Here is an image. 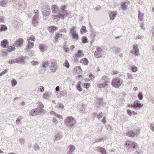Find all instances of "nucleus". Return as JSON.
I'll return each instance as SVG.
<instances>
[{
    "instance_id": "nucleus-1",
    "label": "nucleus",
    "mask_w": 154,
    "mask_h": 154,
    "mask_svg": "<svg viewBox=\"0 0 154 154\" xmlns=\"http://www.w3.org/2000/svg\"><path fill=\"white\" fill-rule=\"evenodd\" d=\"M66 9V6L65 5L62 6L60 8V12L57 14V15L54 14L52 16L53 19L56 21H58L60 18L63 19L69 15Z\"/></svg>"
},
{
    "instance_id": "nucleus-2",
    "label": "nucleus",
    "mask_w": 154,
    "mask_h": 154,
    "mask_svg": "<svg viewBox=\"0 0 154 154\" xmlns=\"http://www.w3.org/2000/svg\"><path fill=\"white\" fill-rule=\"evenodd\" d=\"M100 82V83H98L97 84V87L99 88H105L108 86V82L106 76H102Z\"/></svg>"
},
{
    "instance_id": "nucleus-3",
    "label": "nucleus",
    "mask_w": 154,
    "mask_h": 154,
    "mask_svg": "<svg viewBox=\"0 0 154 154\" xmlns=\"http://www.w3.org/2000/svg\"><path fill=\"white\" fill-rule=\"evenodd\" d=\"M75 123V119L72 116L67 117L65 121V125L68 127L73 126Z\"/></svg>"
},
{
    "instance_id": "nucleus-4",
    "label": "nucleus",
    "mask_w": 154,
    "mask_h": 154,
    "mask_svg": "<svg viewBox=\"0 0 154 154\" xmlns=\"http://www.w3.org/2000/svg\"><path fill=\"white\" fill-rule=\"evenodd\" d=\"M45 113V110L43 109H41L37 107L36 109H34L31 110L29 114L30 116H33L36 115L43 114Z\"/></svg>"
},
{
    "instance_id": "nucleus-5",
    "label": "nucleus",
    "mask_w": 154,
    "mask_h": 154,
    "mask_svg": "<svg viewBox=\"0 0 154 154\" xmlns=\"http://www.w3.org/2000/svg\"><path fill=\"white\" fill-rule=\"evenodd\" d=\"M122 82V80L119 78H116L113 79L112 82V85L116 88H117L120 86Z\"/></svg>"
},
{
    "instance_id": "nucleus-6",
    "label": "nucleus",
    "mask_w": 154,
    "mask_h": 154,
    "mask_svg": "<svg viewBox=\"0 0 154 154\" xmlns=\"http://www.w3.org/2000/svg\"><path fill=\"white\" fill-rule=\"evenodd\" d=\"M50 63V69L52 72H55L57 69V63L56 60L53 59L51 60L49 62Z\"/></svg>"
},
{
    "instance_id": "nucleus-7",
    "label": "nucleus",
    "mask_w": 154,
    "mask_h": 154,
    "mask_svg": "<svg viewBox=\"0 0 154 154\" xmlns=\"http://www.w3.org/2000/svg\"><path fill=\"white\" fill-rule=\"evenodd\" d=\"M75 27L73 26L70 29V34L72 37V38L78 40L79 38V35L76 32L75 30Z\"/></svg>"
},
{
    "instance_id": "nucleus-8",
    "label": "nucleus",
    "mask_w": 154,
    "mask_h": 154,
    "mask_svg": "<svg viewBox=\"0 0 154 154\" xmlns=\"http://www.w3.org/2000/svg\"><path fill=\"white\" fill-rule=\"evenodd\" d=\"M42 9L44 10L43 12L44 16H47L49 15L50 13V6L48 5H44L42 7Z\"/></svg>"
},
{
    "instance_id": "nucleus-9",
    "label": "nucleus",
    "mask_w": 154,
    "mask_h": 154,
    "mask_svg": "<svg viewBox=\"0 0 154 154\" xmlns=\"http://www.w3.org/2000/svg\"><path fill=\"white\" fill-rule=\"evenodd\" d=\"M138 130L135 131H128L126 133V135L132 138H133L135 136H136L139 133Z\"/></svg>"
},
{
    "instance_id": "nucleus-10",
    "label": "nucleus",
    "mask_w": 154,
    "mask_h": 154,
    "mask_svg": "<svg viewBox=\"0 0 154 154\" xmlns=\"http://www.w3.org/2000/svg\"><path fill=\"white\" fill-rule=\"evenodd\" d=\"M125 145L128 148H132L133 149L135 148L137 146L136 143L129 140L126 141Z\"/></svg>"
},
{
    "instance_id": "nucleus-11",
    "label": "nucleus",
    "mask_w": 154,
    "mask_h": 154,
    "mask_svg": "<svg viewBox=\"0 0 154 154\" xmlns=\"http://www.w3.org/2000/svg\"><path fill=\"white\" fill-rule=\"evenodd\" d=\"M102 49L101 48L97 47L96 48V51H95L94 55L97 58H99L102 56Z\"/></svg>"
},
{
    "instance_id": "nucleus-12",
    "label": "nucleus",
    "mask_w": 154,
    "mask_h": 154,
    "mask_svg": "<svg viewBox=\"0 0 154 154\" xmlns=\"http://www.w3.org/2000/svg\"><path fill=\"white\" fill-rule=\"evenodd\" d=\"M133 50L130 51V52L132 54H134L137 56L139 53V49L136 44H134L133 46Z\"/></svg>"
},
{
    "instance_id": "nucleus-13",
    "label": "nucleus",
    "mask_w": 154,
    "mask_h": 154,
    "mask_svg": "<svg viewBox=\"0 0 154 154\" xmlns=\"http://www.w3.org/2000/svg\"><path fill=\"white\" fill-rule=\"evenodd\" d=\"M17 58V63L21 64H24L26 59V57H21Z\"/></svg>"
},
{
    "instance_id": "nucleus-14",
    "label": "nucleus",
    "mask_w": 154,
    "mask_h": 154,
    "mask_svg": "<svg viewBox=\"0 0 154 154\" xmlns=\"http://www.w3.org/2000/svg\"><path fill=\"white\" fill-rule=\"evenodd\" d=\"M83 55V54L82 51L80 50H78L77 53L74 55V56H73L75 60H78L80 57H81Z\"/></svg>"
},
{
    "instance_id": "nucleus-15",
    "label": "nucleus",
    "mask_w": 154,
    "mask_h": 154,
    "mask_svg": "<svg viewBox=\"0 0 154 154\" xmlns=\"http://www.w3.org/2000/svg\"><path fill=\"white\" fill-rule=\"evenodd\" d=\"M51 9L52 12L54 14H57L59 12V11H60V9L58 7L55 5H54L52 6Z\"/></svg>"
},
{
    "instance_id": "nucleus-16",
    "label": "nucleus",
    "mask_w": 154,
    "mask_h": 154,
    "mask_svg": "<svg viewBox=\"0 0 154 154\" xmlns=\"http://www.w3.org/2000/svg\"><path fill=\"white\" fill-rule=\"evenodd\" d=\"M117 14V12L116 11H110L109 13L110 19L113 20Z\"/></svg>"
},
{
    "instance_id": "nucleus-17",
    "label": "nucleus",
    "mask_w": 154,
    "mask_h": 154,
    "mask_svg": "<svg viewBox=\"0 0 154 154\" xmlns=\"http://www.w3.org/2000/svg\"><path fill=\"white\" fill-rule=\"evenodd\" d=\"M62 34L60 33L59 32H57L54 36V43H56L58 42V40L62 38Z\"/></svg>"
},
{
    "instance_id": "nucleus-18",
    "label": "nucleus",
    "mask_w": 154,
    "mask_h": 154,
    "mask_svg": "<svg viewBox=\"0 0 154 154\" xmlns=\"http://www.w3.org/2000/svg\"><path fill=\"white\" fill-rule=\"evenodd\" d=\"M96 150L97 151L100 152L103 154H106V153L105 149L101 147H97L96 148Z\"/></svg>"
},
{
    "instance_id": "nucleus-19",
    "label": "nucleus",
    "mask_w": 154,
    "mask_h": 154,
    "mask_svg": "<svg viewBox=\"0 0 154 154\" xmlns=\"http://www.w3.org/2000/svg\"><path fill=\"white\" fill-rule=\"evenodd\" d=\"M8 45V42L7 39H4L1 42V45L4 48H7V46Z\"/></svg>"
},
{
    "instance_id": "nucleus-20",
    "label": "nucleus",
    "mask_w": 154,
    "mask_h": 154,
    "mask_svg": "<svg viewBox=\"0 0 154 154\" xmlns=\"http://www.w3.org/2000/svg\"><path fill=\"white\" fill-rule=\"evenodd\" d=\"M23 39L20 38L16 41L15 45L17 46H20L23 44Z\"/></svg>"
},
{
    "instance_id": "nucleus-21",
    "label": "nucleus",
    "mask_w": 154,
    "mask_h": 154,
    "mask_svg": "<svg viewBox=\"0 0 154 154\" xmlns=\"http://www.w3.org/2000/svg\"><path fill=\"white\" fill-rule=\"evenodd\" d=\"M33 13L34 16L33 17L32 19L38 20L39 16L38 11L37 10H35L34 11Z\"/></svg>"
},
{
    "instance_id": "nucleus-22",
    "label": "nucleus",
    "mask_w": 154,
    "mask_h": 154,
    "mask_svg": "<svg viewBox=\"0 0 154 154\" xmlns=\"http://www.w3.org/2000/svg\"><path fill=\"white\" fill-rule=\"evenodd\" d=\"M107 138V137H103L100 138H97L95 139V141L93 143V144L94 143L104 141Z\"/></svg>"
},
{
    "instance_id": "nucleus-23",
    "label": "nucleus",
    "mask_w": 154,
    "mask_h": 154,
    "mask_svg": "<svg viewBox=\"0 0 154 154\" xmlns=\"http://www.w3.org/2000/svg\"><path fill=\"white\" fill-rule=\"evenodd\" d=\"M129 4V2L128 1L125 2H122L121 4L122 8L123 9H125L127 8V5Z\"/></svg>"
},
{
    "instance_id": "nucleus-24",
    "label": "nucleus",
    "mask_w": 154,
    "mask_h": 154,
    "mask_svg": "<svg viewBox=\"0 0 154 154\" xmlns=\"http://www.w3.org/2000/svg\"><path fill=\"white\" fill-rule=\"evenodd\" d=\"M28 43L26 46V49L27 50L30 49L33 47L34 43L33 42H28Z\"/></svg>"
},
{
    "instance_id": "nucleus-25",
    "label": "nucleus",
    "mask_w": 154,
    "mask_h": 154,
    "mask_svg": "<svg viewBox=\"0 0 154 154\" xmlns=\"http://www.w3.org/2000/svg\"><path fill=\"white\" fill-rule=\"evenodd\" d=\"M80 63L85 65H87L88 63V61L86 58H84L80 61Z\"/></svg>"
},
{
    "instance_id": "nucleus-26",
    "label": "nucleus",
    "mask_w": 154,
    "mask_h": 154,
    "mask_svg": "<svg viewBox=\"0 0 154 154\" xmlns=\"http://www.w3.org/2000/svg\"><path fill=\"white\" fill-rule=\"evenodd\" d=\"M137 102L136 103H135L134 104V108H136L137 107L138 108H141L142 107L143 105L142 103H139L140 101L139 100H137Z\"/></svg>"
},
{
    "instance_id": "nucleus-27",
    "label": "nucleus",
    "mask_w": 154,
    "mask_h": 154,
    "mask_svg": "<svg viewBox=\"0 0 154 154\" xmlns=\"http://www.w3.org/2000/svg\"><path fill=\"white\" fill-rule=\"evenodd\" d=\"M39 48L41 51L42 52L45 51L46 50L45 46L44 45L42 44H40L39 45Z\"/></svg>"
},
{
    "instance_id": "nucleus-28",
    "label": "nucleus",
    "mask_w": 154,
    "mask_h": 154,
    "mask_svg": "<svg viewBox=\"0 0 154 154\" xmlns=\"http://www.w3.org/2000/svg\"><path fill=\"white\" fill-rule=\"evenodd\" d=\"M38 24V20L32 19V24L34 26H37Z\"/></svg>"
},
{
    "instance_id": "nucleus-29",
    "label": "nucleus",
    "mask_w": 154,
    "mask_h": 154,
    "mask_svg": "<svg viewBox=\"0 0 154 154\" xmlns=\"http://www.w3.org/2000/svg\"><path fill=\"white\" fill-rule=\"evenodd\" d=\"M143 13H141L140 11H138V18L140 21H142L143 20Z\"/></svg>"
},
{
    "instance_id": "nucleus-30",
    "label": "nucleus",
    "mask_w": 154,
    "mask_h": 154,
    "mask_svg": "<svg viewBox=\"0 0 154 154\" xmlns=\"http://www.w3.org/2000/svg\"><path fill=\"white\" fill-rule=\"evenodd\" d=\"M69 151L70 152H73L75 149V147L73 145H70L69 146Z\"/></svg>"
},
{
    "instance_id": "nucleus-31",
    "label": "nucleus",
    "mask_w": 154,
    "mask_h": 154,
    "mask_svg": "<svg viewBox=\"0 0 154 154\" xmlns=\"http://www.w3.org/2000/svg\"><path fill=\"white\" fill-rule=\"evenodd\" d=\"M50 96V94L47 92L45 93L43 95V98L45 99H48Z\"/></svg>"
},
{
    "instance_id": "nucleus-32",
    "label": "nucleus",
    "mask_w": 154,
    "mask_h": 154,
    "mask_svg": "<svg viewBox=\"0 0 154 154\" xmlns=\"http://www.w3.org/2000/svg\"><path fill=\"white\" fill-rule=\"evenodd\" d=\"M42 67L44 68H46L50 66V64L48 61H45L43 62Z\"/></svg>"
},
{
    "instance_id": "nucleus-33",
    "label": "nucleus",
    "mask_w": 154,
    "mask_h": 154,
    "mask_svg": "<svg viewBox=\"0 0 154 154\" xmlns=\"http://www.w3.org/2000/svg\"><path fill=\"white\" fill-rule=\"evenodd\" d=\"M17 58H15L14 59H12L10 60L8 63L9 64H13L16 63H17Z\"/></svg>"
},
{
    "instance_id": "nucleus-34",
    "label": "nucleus",
    "mask_w": 154,
    "mask_h": 154,
    "mask_svg": "<svg viewBox=\"0 0 154 154\" xmlns=\"http://www.w3.org/2000/svg\"><path fill=\"white\" fill-rule=\"evenodd\" d=\"M7 29V27L4 25H1V28L0 29V31H5Z\"/></svg>"
},
{
    "instance_id": "nucleus-35",
    "label": "nucleus",
    "mask_w": 154,
    "mask_h": 154,
    "mask_svg": "<svg viewBox=\"0 0 154 154\" xmlns=\"http://www.w3.org/2000/svg\"><path fill=\"white\" fill-rule=\"evenodd\" d=\"M57 29V28L55 26H50L49 28V31L50 32L54 31Z\"/></svg>"
},
{
    "instance_id": "nucleus-36",
    "label": "nucleus",
    "mask_w": 154,
    "mask_h": 154,
    "mask_svg": "<svg viewBox=\"0 0 154 154\" xmlns=\"http://www.w3.org/2000/svg\"><path fill=\"white\" fill-rule=\"evenodd\" d=\"M15 49V47L14 45L13 46H9L7 48V51L9 52H11L13 51Z\"/></svg>"
},
{
    "instance_id": "nucleus-37",
    "label": "nucleus",
    "mask_w": 154,
    "mask_h": 154,
    "mask_svg": "<svg viewBox=\"0 0 154 154\" xmlns=\"http://www.w3.org/2000/svg\"><path fill=\"white\" fill-rule=\"evenodd\" d=\"M82 42L83 43H86L88 42V40L87 38L85 36L82 37Z\"/></svg>"
},
{
    "instance_id": "nucleus-38",
    "label": "nucleus",
    "mask_w": 154,
    "mask_h": 154,
    "mask_svg": "<svg viewBox=\"0 0 154 154\" xmlns=\"http://www.w3.org/2000/svg\"><path fill=\"white\" fill-rule=\"evenodd\" d=\"M33 149L35 150H38L40 149V147L38 145L37 143H35L33 146Z\"/></svg>"
},
{
    "instance_id": "nucleus-39",
    "label": "nucleus",
    "mask_w": 154,
    "mask_h": 154,
    "mask_svg": "<svg viewBox=\"0 0 154 154\" xmlns=\"http://www.w3.org/2000/svg\"><path fill=\"white\" fill-rule=\"evenodd\" d=\"M37 104H38V106H39L38 108H40L41 109H43V108L44 107V106L40 101H38L37 102Z\"/></svg>"
},
{
    "instance_id": "nucleus-40",
    "label": "nucleus",
    "mask_w": 154,
    "mask_h": 154,
    "mask_svg": "<svg viewBox=\"0 0 154 154\" xmlns=\"http://www.w3.org/2000/svg\"><path fill=\"white\" fill-rule=\"evenodd\" d=\"M35 38L33 35H31L29 38H27V41L28 42H30V40L32 41H35Z\"/></svg>"
},
{
    "instance_id": "nucleus-41",
    "label": "nucleus",
    "mask_w": 154,
    "mask_h": 154,
    "mask_svg": "<svg viewBox=\"0 0 154 154\" xmlns=\"http://www.w3.org/2000/svg\"><path fill=\"white\" fill-rule=\"evenodd\" d=\"M63 65L67 68L69 67V64L67 60H66L65 63L63 64Z\"/></svg>"
},
{
    "instance_id": "nucleus-42",
    "label": "nucleus",
    "mask_w": 154,
    "mask_h": 154,
    "mask_svg": "<svg viewBox=\"0 0 154 154\" xmlns=\"http://www.w3.org/2000/svg\"><path fill=\"white\" fill-rule=\"evenodd\" d=\"M11 83H12V85L13 87H14L17 84V81L15 79H12L11 80Z\"/></svg>"
},
{
    "instance_id": "nucleus-43",
    "label": "nucleus",
    "mask_w": 154,
    "mask_h": 154,
    "mask_svg": "<svg viewBox=\"0 0 154 154\" xmlns=\"http://www.w3.org/2000/svg\"><path fill=\"white\" fill-rule=\"evenodd\" d=\"M7 2H6L4 0H2L0 2V5L2 6H5V5L7 4Z\"/></svg>"
},
{
    "instance_id": "nucleus-44",
    "label": "nucleus",
    "mask_w": 154,
    "mask_h": 154,
    "mask_svg": "<svg viewBox=\"0 0 154 154\" xmlns=\"http://www.w3.org/2000/svg\"><path fill=\"white\" fill-rule=\"evenodd\" d=\"M57 106L59 108L61 109H62L64 108V106L61 103H58Z\"/></svg>"
},
{
    "instance_id": "nucleus-45",
    "label": "nucleus",
    "mask_w": 154,
    "mask_h": 154,
    "mask_svg": "<svg viewBox=\"0 0 154 154\" xmlns=\"http://www.w3.org/2000/svg\"><path fill=\"white\" fill-rule=\"evenodd\" d=\"M86 27L84 26H82L80 29V31L82 33L85 32H86Z\"/></svg>"
},
{
    "instance_id": "nucleus-46",
    "label": "nucleus",
    "mask_w": 154,
    "mask_h": 154,
    "mask_svg": "<svg viewBox=\"0 0 154 154\" xmlns=\"http://www.w3.org/2000/svg\"><path fill=\"white\" fill-rule=\"evenodd\" d=\"M138 97L140 100H142L143 98V95L142 92H139L138 95Z\"/></svg>"
},
{
    "instance_id": "nucleus-47",
    "label": "nucleus",
    "mask_w": 154,
    "mask_h": 154,
    "mask_svg": "<svg viewBox=\"0 0 154 154\" xmlns=\"http://www.w3.org/2000/svg\"><path fill=\"white\" fill-rule=\"evenodd\" d=\"M31 64L32 65L35 66L38 65V63L37 61L32 60L31 62Z\"/></svg>"
},
{
    "instance_id": "nucleus-48",
    "label": "nucleus",
    "mask_w": 154,
    "mask_h": 154,
    "mask_svg": "<svg viewBox=\"0 0 154 154\" xmlns=\"http://www.w3.org/2000/svg\"><path fill=\"white\" fill-rule=\"evenodd\" d=\"M90 86V84L89 83H85L84 84L83 86L84 88H88Z\"/></svg>"
},
{
    "instance_id": "nucleus-49",
    "label": "nucleus",
    "mask_w": 154,
    "mask_h": 154,
    "mask_svg": "<svg viewBox=\"0 0 154 154\" xmlns=\"http://www.w3.org/2000/svg\"><path fill=\"white\" fill-rule=\"evenodd\" d=\"M38 90L41 92H43L44 90V88L43 86H40L38 88Z\"/></svg>"
},
{
    "instance_id": "nucleus-50",
    "label": "nucleus",
    "mask_w": 154,
    "mask_h": 154,
    "mask_svg": "<svg viewBox=\"0 0 154 154\" xmlns=\"http://www.w3.org/2000/svg\"><path fill=\"white\" fill-rule=\"evenodd\" d=\"M19 141L21 144L22 145L25 143V141L24 139L23 138H21L19 140Z\"/></svg>"
},
{
    "instance_id": "nucleus-51",
    "label": "nucleus",
    "mask_w": 154,
    "mask_h": 154,
    "mask_svg": "<svg viewBox=\"0 0 154 154\" xmlns=\"http://www.w3.org/2000/svg\"><path fill=\"white\" fill-rule=\"evenodd\" d=\"M120 51V49L119 48H117L115 50V53L116 54H117Z\"/></svg>"
},
{
    "instance_id": "nucleus-52",
    "label": "nucleus",
    "mask_w": 154,
    "mask_h": 154,
    "mask_svg": "<svg viewBox=\"0 0 154 154\" xmlns=\"http://www.w3.org/2000/svg\"><path fill=\"white\" fill-rule=\"evenodd\" d=\"M151 32H152V38L153 39H154V26L152 27Z\"/></svg>"
},
{
    "instance_id": "nucleus-53",
    "label": "nucleus",
    "mask_w": 154,
    "mask_h": 154,
    "mask_svg": "<svg viewBox=\"0 0 154 154\" xmlns=\"http://www.w3.org/2000/svg\"><path fill=\"white\" fill-rule=\"evenodd\" d=\"M137 67L136 66L132 67V71L133 72H136L137 70Z\"/></svg>"
},
{
    "instance_id": "nucleus-54",
    "label": "nucleus",
    "mask_w": 154,
    "mask_h": 154,
    "mask_svg": "<svg viewBox=\"0 0 154 154\" xmlns=\"http://www.w3.org/2000/svg\"><path fill=\"white\" fill-rule=\"evenodd\" d=\"M76 86L78 90L79 91L81 92L82 91V89L81 88L80 85Z\"/></svg>"
},
{
    "instance_id": "nucleus-55",
    "label": "nucleus",
    "mask_w": 154,
    "mask_h": 154,
    "mask_svg": "<svg viewBox=\"0 0 154 154\" xmlns=\"http://www.w3.org/2000/svg\"><path fill=\"white\" fill-rule=\"evenodd\" d=\"M102 112H100L97 115V117L98 119H100V118H102Z\"/></svg>"
},
{
    "instance_id": "nucleus-56",
    "label": "nucleus",
    "mask_w": 154,
    "mask_h": 154,
    "mask_svg": "<svg viewBox=\"0 0 154 154\" xmlns=\"http://www.w3.org/2000/svg\"><path fill=\"white\" fill-rule=\"evenodd\" d=\"M75 70L76 71H81V68L80 66H77L75 68Z\"/></svg>"
},
{
    "instance_id": "nucleus-57",
    "label": "nucleus",
    "mask_w": 154,
    "mask_h": 154,
    "mask_svg": "<svg viewBox=\"0 0 154 154\" xmlns=\"http://www.w3.org/2000/svg\"><path fill=\"white\" fill-rule=\"evenodd\" d=\"M59 31L62 32L66 33V29L65 28L60 29Z\"/></svg>"
},
{
    "instance_id": "nucleus-58",
    "label": "nucleus",
    "mask_w": 154,
    "mask_h": 154,
    "mask_svg": "<svg viewBox=\"0 0 154 154\" xmlns=\"http://www.w3.org/2000/svg\"><path fill=\"white\" fill-rule=\"evenodd\" d=\"M60 139V136L58 135H56L55 137V141H57Z\"/></svg>"
},
{
    "instance_id": "nucleus-59",
    "label": "nucleus",
    "mask_w": 154,
    "mask_h": 154,
    "mask_svg": "<svg viewBox=\"0 0 154 154\" xmlns=\"http://www.w3.org/2000/svg\"><path fill=\"white\" fill-rule=\"evenodd\" d=\"M95 76L92 74H91L89 75V78L91 79V80H92L95 77Z\"/></svg>"
},
{
    "instance_id": "nucleus-60",
    "label": "nucleus",
    "mask_w": 154,
    "mask_h": 154,
    "mask_svg": "<svg viewBox=\"0 0 154 154\" xmlns=\"http://www.w3.org/2000/svg\"><path fill=\"white\" fill-rule=\"evenodd\" d=\"M127 112L129 116H131L132 112L131 110L129 109L127 110Z\"/></svg>"
},
{
    "instance_id": "nucleus-61",
    "label": "nucleus",
    "mask_w": 154,
    "mask_h": 154,
    "mask_svg": "<svg viewBox=\"0 0 154 154\" xmlns=\"http://www.w3.org/2000/svg\"><path fill=\"white\" fill-rule=\"evenodd\" d=\"M127 106L128 107H131L132 108H134V104H129L127 105Z\"/></svg>"
},
{
    "instance_id": "nucleus-62",
    "label": "nucleus",
    "mask_w": 154,
    "mask_h": 154,
    "mask_svg": "<svg viewBox=\"0 0 154 154\" xmlns=\"http://www.w3.org/2000/svg\"><path fill=\"white\" fill-rule=\"evenodd\" d=\"M128 78L130 79H133V76L130 73L128 74Z\"/></svg>"
},
{
    "instance_id": "nucleus-63",
    "label": "nucleus",
    "mask_w": 154,
    "mask_h": 154,
    "mask_svg": "<svg viewBox=\"0 0 154 154\" xmlns=\"http://www.w3.org/2000/svg\"><path fill=\"white\" fill-rule=\"evenodd\" d=\"M52 122L53 123L56 124L57 122L58 121L55 118H53L52 120Z\"/></svg>"
},
{
    "instance_id": "nucleus-64",
    "label": "nucleus",
    "mask_w": 154,
    "mask_h": 154,
    "mask_svg": "<svg viewBox=\"0 0 154 154\" xmlns=\"http://www.w3.org/2000/svg\"><path fill=\"white\" fill-rule=\"evenodd\" d=\"M150 129L153 131H154V124H152L150 125Z\"/></svg>"
}]
</instances>
